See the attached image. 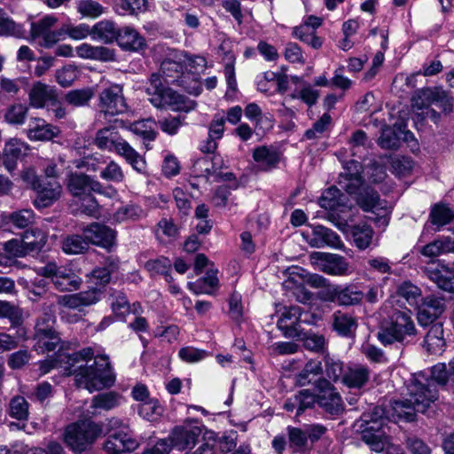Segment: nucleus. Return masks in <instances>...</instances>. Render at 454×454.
<instances>
[{"label": "nucleus", "instance_id": "a211bd4d", "mask_svg": "<svg viewBox=\"0 0 454 454\" xmlns=\"http://www.w3.org/2000/svg\"><path fill=\"white\" fill-rule=\"evenodd\" d=\"M344 172L340 175L339 185L349 194L356 193L362 184V165L356 160L343 164Z\"/></svg>", "mask_w": 454, "mask_h": 454}, {"label": "nucleus", "instance_id": "7ed1b4c3", "mask_svg": "<svg viewBox=\"0 0 454 454\" xmlns=\"http://www.w3.org/2000/svg\"><path fill=\"white\" fill-rule=\"evenodd\" d=\"M65 358L70 364L68 374H74L76 385L90 393L111 387L115 382L108 356H94L90 348L65 356Z\"/></svg>", "mask_w": 454, "mask_h": 454}, {"label": "nucleus", "instance_id": "0e129e2a", "mask_svg": "<svg viewBox=\"0 0 454 454\" xmlns=\"http://www.w3.org/2000/svg\"><path fill=\"white\" fill-rule=\"evenodd\" d=\"M176 84L194 96L200 95L202 90L201 82L194 72L184 73L181 79L177 80Z\"/></svg>", "mask_w": 454, "mask_h": 454}, {"label": "nucleus", "instance_id": "72a5a7b5", "mask_svg": "<svg viewBox=\"0 0 454 454\" xmlns=\"http://www.w3.org/2000/svg\"><path fill=\"white\" fill-rule=\"evenodd\" d=\"M350 234L355 246L360 250L368 248L372 245L374 238L373 229L365 223L353 225L350 230Z\"/></svg>", "mask_w": 454, "mask_h": 454}, {"label": "nucleus", "instance_id": "aec40b11", "mask_svg": "<svg viewBox=\"0 0 454 454\" xmlns=\"http://www.w3.org/2000/svg\"><path fill=\"white\" fill-rule=\"evenodd\" d=\"M59 133L58 127L39 117L31 118L26 129L27 137L31 141H49L57 137Z\"/></svg>", "mask_w": 454, "mask_h": 454}, {"label": "nucleus", "instance_id": "dca6fc26", "mask_svg": "<svg viewBox=\"0 0 454 454\" xmlns=\"http://www.w3.org/2000/svg\"><path fill=\"white\" fill-rule=\"evenodd\" d=\"M88 245L90 243L110 250L115 245V231L110 227L93 223L83 229Z\"/></svg>", "mask_w": 454, "mask_h": 454}, {"label": "nucleus", "instance_id": "20e7f679", "mask_svg": "<svg viewBox=\"0 0 454 454\" xmlns=\"http://www.w3.org/2000/svg\"><path fill=\"white\" fill-rule=\"evenodd\" d=\"M106 127L98 130L94 143L101 150L114 152L123 157L134 170L144 173L146 168L145 159L116 130L119 127Z\"/></svg>", "mask_w": 454, "mask_h": 454}, {"label": "nucleus", "instance_id": "052dcab7", "mask_svg": "<svg viewBox=\"0 0 454 454\" xmlns=\"http://www.w3.org/2000/svg\"><path fill=\"white\" fill-rule=\"evenodd\" d=\"M0 36L21 38L24 36V29L21 25L17 24L3 12L0 14Z\"/></svg>", "mask_w": 454, "mask_h": 454}, {"label": "nucleus", "instance_id": "c85d7f7f", "mask_svg": "<svg viewBox=\"0 0 454 454\" xmlns=\"http://www.w3.org/2000/svg\"><path fill=\"white\" fill-rule=\"evenodd\" d=\"M121 128L129 129L134 134L141 137L145 141H153L156 138L157 132L155 130L157 124L154 120L149 118L130 123L129 126L121 120L114 121Z\"/></svg>", "mask_w": 454, "mask_h": 454}, {"label": "nucleus", "instance_id": "338daca9", "mask_svg": "<svg viewBox=\"0 0 454 454\" xmlns=\"http://www.w3.org/2000/svg\"><path fill=\"white\" fill-rule=\"evenodd\" d=\"M9 412L19 420L26 419L28 416V403L23 396H15L10 402Z\"/></svg>", "mask_w": 454, "mask_h": 454}, {"label": "nucleus", "instance_id": "2eb2a0df", "mask_svg": "<svg viewBox=\"0 0 454 454\" xmlns=\"http://www.w3.org/2000/svg\"><path fill=\"white\" fill-rule=\"evenodd\" d=\"M356 201L364 211H372L377 215L382 213L378 221L385 226L388 224V218L387 217L388 213L387 203L386 200L380 199L377 192L366 189L359 193Z\"/></svg>", "mask_w": 454, "mask_h": 454}, {"label": "nucleus", "instance_id": "bf43d9fd", "mask_svg": "<svg viewBox=\"0 0 454 454\" xmlns=\"http://www.w3.org/2000/svg\"><path fill=\"white\" fill-rule=\"evenodd\" d=\"M93 95V90L90 88L73 90L66 94L65 100L69 105L80 107L88 105Z\"/></svg>", "mask_w": 454, "mask_h": 454}, {"label": "nucleus", "instance_id": "39448f33", "mask_svg": "<svg viewBox=\"0 0 454 454\" xmlns=\"http://www.w3.org/2000/svg\"><path fill=\"white\" fill-rule=\"evenodd\" d=\"M418 333L410 310H395L389 317V322L381 327L378 339L383 345L395 342L408 345L413 341Z\"/></svg>", "mask_w": 454, "mask_h": 454}, {"label": "nucleus", "instance_id": "a878e982", "mask_svg": "<svg viewBox=\"0 0 454 454\" xmlns=\"http://www.w3.org/2000/svg\"><path fill=\"white\" fill-rule=\"evenodd\" d=\"M121 396L114 391L105 392L94 395L88 412L92 415L100 414L102 411H108L121 403Z\"/></svg>", "mask_w": 454, "mask_h": 454}, {"label": "nucleus", "instance_id": "4468645a", "mask_svg": "<svg viewBox=\"0 0 454 454\" xmlns=\"http://www.w3.org/2000/svg\"><path fill=\"white\" fill-rule=\"evenodd\" d=\"M307 242L312 247H324L325 246L336 249L344 247V243L340 236L333 230L323 225H316L311 228V233L305 235Z\"/></svg>", "mask_w": 454, "mask_h": 454}, {"label": "nucleus", "instance_id": "1a4fd4ad", "mask_svg": "<svg viewBox=\"0 0 454 454\" xmlns=\"http://www.w3.org/2000/svg\"><path fill=\"white\" fill-rule=\"evenodd\" d=\"M434 104L444 112H450L453 99L441 88H426L412 98V107L418 110L427 109Z\"/></svg>", "mask_w": 454, "mask_h": 454}, {"label": "nucleus", "instance_id": "0eeeda50", "mask_svg": "<svg viewBox=\"0 0 454 454\" xmlns=\"http://www.w3.org/2000/svg\"><path fill=\"white\" fill-rule=\"evenodd\" d=\"M98 115L106 119L110 116L122 114L129 110L123 95L122 86L114 83L103 89L98 98Z\"/></svg>", "mask_w": 454, "mask_h": 454}, {"label": "nucleus", "instance_id": "4d7b16f0", "mask_svg": "<svg viewBox=\"0 0 454 454\" xmlns=\"http://www.w3.org/2000/svg\"><path fill=\"white\" fill-rule=\"evenodd\" d=\"M324 372L328 379L327 380L336 382L341 376L343 377V364L340 360L329 355H325L324 357Z\"/></svg>", "mask_w": 454, "mask_h": 454}, {"label": "nucleus", "instance_id": "f257e3e1", "mask_svg": "<svg viewBox=\"0 0 454 454\" xmlns=\"http://www.w3.org/2000/svg\"><path fill=\"white\" fill-rule=\"evenodd\" d=\"M454 383V357L448 364L439 363L431 368L430 372H419L412 375L407 385L409 398L406 402L395 403L394 408L399 416L414 420L416 412L424 413L438 399L435 383L445 385Z\"/></svg>", "mask_w": 454, "mask_h": 454}, {"label": "nucleus", "instance_id": "9d476101", "mask_svg": "<svg viewBox=\"0 0 454 454\" xmlns=\"http://www.w3.org/2000/svg\"><path fill=\"white\" fill-rule=\"evenodd\" d=\"M310 260L318 270L332 276H348L351 274L350 265L347 260L336 254L313 252Z\"/></svg>", "mask_w": 454, "mask_h": 454}, {"label": "nucleus", "instance_id": "58836bf2", "mask_svg": "<svg viewBox=\"0 0 454 454\" xmlns=\"http://www.w3.org/2000/svg\"><path fill=\"white\" fill-rule=\"evenodd\" d=\"M424 344L427 351L432 354L440 353L442 350L445 341L442 324L437 323L431 325L425 337Z\"/></svg>", "mask_w": 454, "mask_h": 454}, {"label": "nucleus", "instance_id": "a18cd8bd", "mask_svg": "<svg viewBox=\"0 0 454 454\" xmlns=\"http://www.w3.org/2000/svg\"><path fill=\"white\" fill-rule=\"evenodd\" d=\"M28 113V106L22 103L9 106L4 114V121L11 125H22L25 123Z\"/></svg>", "mask_w": 454, "mask_h": 454}, {"label": "nucleus", "instance_id": "5701e85b", "mask_svg": "<svg viewBox=\"0 0 454 454\" xmlns=\"http://www.w3.org/2000/svg\"><path fill=\"white\" fill-rule=\"evenodd\" d=\"M57 98L55 88L41 82H35L28 92L29 106L37 109L56 102Z\"/></svg>", "mask_w": 454, "mask_h": 454}, {"label": "nucleus", "instance_id": "37998d69", "mask_svg": "<svg viewBox=\"0 0 454 454\" xmlns=\"http://www.w3.org/2000/svg\"><path fill=\"white\" fill-rule=\"evenodd\" d=\"M454 219V211L442 204H435L430 212V223L435 226L434 231H440L442 227L450 223Z\"/></svg>", "mask_w": 454, "mask_h": 454}, {"label": "nucleus", "instance_id": "393cba45", "mask_svg": "<svg viewBox=\"0 0 454 454\" xmlns=\"http://www.w3.org/2000/svg\"><path fill=\"white\" fill-rule=\"evenodd\" d=\"M425 274L434 282L437 286L444 291L454 293V272L448 267H436L434 262L425 268Z\"/></svg>", "mask_w": 454, "mask_h": 454}, {"label": "nucleus", "instance_id": "3c124183", "mask_svg": "<svg viewBox=\"0 0 454 454\" xmlns=\"http://www.w3.org/2000/svg\"><path fill=\"white\" fill-rule=\"evenodd\" d=\"M397 294L400 297L403 298L411 306H419V303L423 299L422 293L419 287L411 284V282H403L398 286Z\"/></svg>", "mask_w": 454, "mask_h": 454}, {"label": "nucleus", "instance_id": "e2e57ef3", "mask_svg": "<svg viewBox=\"0 0 454 454\" xmlns=\"http://www.w3.org/2000/svg\"><path fill=\"white\" fill-rule=\"evenodd\" d=\"M106 9L95 0H80L77 3V12L82 16L96 19L105 13Z\"/></svg>", "mask_w": 454, "mask_h": 454}, {"label": "nucleus", "instance_id": "79ce46f5", "mask_svg": "<svg viewBox=\"0 0 454 454\" xmlns=\"http://www.w3.org/2000/svg\"><path fill=\"white\" fill-rule=\"evenodd\" d=\"M22 242L28 254L39 252L47 241L46 234L40 229H28L22 235Z\"/></svg>", "mask_w": 454, "mask_h": 454}, {"label": "nucleus", "instance_id": "ea45409f", "mask_svg": "<svg viewBox=\"0 0 454 454\" xmlns=\"http://www.w3.org/2000/svg\"><path fill=\"white\" fill-rule=\"evenodd\" d=\"M217 270L209 268L207 270L206 276L198 279L196 282L188 283V288L194 294H211L210 289L218 286Z\"/></svg>", "mask_w": 454, "mask_h": 454}, {"label": "nucleus", "instance_id": "8fccbe9b", "mask_svg": "<svg viewBox=\"0 0 454 454\" xmlns=\"http://www.w3.org/2000/svg\"><path fill=\"white\" fill-rule=\"evenodd\" d=\"M363 441L370 447L371 450L380 453L387 450V447L391 446L387 437L382 433H372L365 431L363 434Z\"/></svg>", "mask_w": 454, "mask_h": 454}, {"label": "nucleus", "instance_id": "f704fd0d", "mask_svg": "<svg viewBox=\"0 0 454 454\" xmlns=\"http://www.w3.org/2000/svg\"><path fill=\"white\" fill-rule=\"evenodd\" d=\"M35 348L40 353L53 351L60 345V338L55 330L45 332L39 327V333H35Z\"/></svg>", "mask_w": 454, "mask_h": 454}, {"label": "nucleus", "instance_id": "b1692460", "mask_svg": "<svg viewBox=\"0 0 454 454\" xmlns=\"http://www.w3.org/2000/svg\"><path fill=\"white\" fill-rule=\"evenodd\" d=\"M57 303L62 307L73 309H81L82 307L90 306L98 301V293L95 290H89L73 294L56 296Z\"/></svg>", "mask_w": 454, "mask_h": 454}, {"label": "nucleus", "instance_id": "f8f14e48", "mask_svg": "<svg viewBox=\"0 0 454 454\" xmlns=\"http://www.w3.org/2000/svg\"><path fill=\"white\" fill-rule=\"evenodd\" d=\"M308 313H303L300 306L286 307L277 322V325L288 338L301 335V323H309Z\"/></svg>", "mask_w": 454, "mask_h": 454}, {"label": "nucleus", "instance_id": "6e6d98bb", "mask_svg": "<svg viewBox=\"0 0 454 454\" xmlns=\"http://www.w3.org/2000/svg\"><path fill=\"white\" fill-rule=\"evenodd\" d=\"M145 215L144 210L137 205H126L119 209L113 215V219L117 223L126 221H136Z\"/></svg>", "mask_w": 454, "mask_h": 454}, {"label": "nucleus", "instance_id": "412c9836", "mask_svg": "<svg viewBox=\"0 0 454 454\" xmlns=\"http://www.w3.org/2000/svg\"><path fill=\"white\" fill-rule=\"evenodd\" d=\"M137 447V441L123 430L110 434L103 445L104 450L108 454L132 451Z\"/></svg>", "mask_w": 454, "mask_h": 454}, {"label": "nucleus", "instance_id": "774afa93", "mask_svg": "<svg viewBox=\"0 0 454 454\" xmlns=\"http://www.w3.org/2000/svg\"><path fill=\"white\" fill-rule=\"evenodd\" d=\"M100 177L106 181L121 183L125 176L121 167L114 160H111L106 167L101 170Z\"/></svg>", "mask_w": 454, "mask_h": 454}, {"label": "nucleus", "instance_id": "7c9ffc66", "mask_svg": "<svg viewBox=\"0 0 454 454\" xmlns=\"http://www.w3.org/2000/svg\"><path fill=\"white\" fill-rule=\"evenodd\" d=\"M369 378V369L364 365L356 364L347 369L343 374L342 382L350 388H361Z\"/></svg>", "mask_w": 454, "mask_h": 454}, {"label": "nucleus", "instance_id": "680f3d73", "mask_svg": "<svg viewBox=\"0 0 454 454\" xmlns=\"http://www.w3.org/2000/svg\"><path fill=\"white\" fill-rule=\"evenodd\" d=\"M320 96V92L318 90L313 88L312 85L307 82H303V85L301 90H295L294 93L290 95V97L294 99H301L303 103L308 105L309 106H312L317 104Z\"/></svg>", "mask_w": 454, "mask_h": 454}, {"label": "nucleus", "instance_id": "13d9d810", "mask_svg": "<svg viewBox=\"0 0 454 454\" xmlns=\"http://www.w3.org/2000/svg\"><path fill=\"white\" fill-rule=\"evenodd\" d=\"M293 35L314 49H318L322 45V40L316 35V31L308 25L301 24L294 27Z\"/></svg>", "mask_w": 454, "mask_h": 454}, {"label": "nucleus", "instance_id": "4c0bfd02", "mask_svg": "<svg viewBox=\"0 0 454 454\" xmlns=\"http://www.w3.org/2000/svg\"><path fill=\"white\" fill-rule=\"evenodd\" d=\"M193 168L198 174L209 177L218 174V170L223 168V160L218 154H214L211 158L203 157L195 161Z\"/></svg>", "mask_w": 454, "mask_h": 454}, {"label": "nucleus", "instance_id": "de8ad7c7", "mask_svg": "<svg viewBox=\"0 0 454 454\" xmlns=\"http://www.w3.org/2000/svg\"><path fill=\"white\" fill-rule=\"evenodd\" d=\"M145 268L152 274L163 275L168 283H171L173 278L169 274L172 268L171 261L164 256L146 262Z\"/></svg>", "mask_w": 454, "mask_h": 454}, {"label": "nucleus", "instance_id": "c756f323", "mask_svg": "<svg viewBox=\"0 0 454 454\" xmlns=\"http://www.w3.org/2000/svg\"><path fill=\"white\" fill-rule=\"evenodd\" d=\"M408 397L404 400H403L402 402H406L407 399L409 398V393L407 394ZM399 401H395L393 402L392 403V410H393V413L392 414H387L386 413V411L384 408L380 407V406H376L372 409V411L370 412H365L362 415V420L364 423L369 425L371 423H373V424H378L376 427L375 426H370L368 427L366 429L369 430V429H372V430H376V429H379L380 427H381L383 425V420L385 419H390V417L394 419H404L406 421H409L407 419H405L404 417L403 416H399L398 413L395 411V403H398Z\"/></svg>", "mask_w": 454, "mask_h": 454}, {"label": "nucleus", "instance_id": "f03ea898", "mask_svg": "<svg viewBox=\"0 0 454 454\" xmlns=\"http://www.w3.org/2000/svg\"><path fill=\"white\" fill-rule=\"evenodd\" d=\"M184 51L169 50L166 58L160 64V74H153L146 87V94L149 101L157 108H170L176 112L188 113L196 107V102L185 96L177 93L174 90L165 87L166 83L176 84L177 80L184 74Z\"/></svg>", "mask_w": 454, "mask_h": 454}, {"label": "nucleus", "instance_id": "c9c22d12", "mask_svg": "<svg viewBox=\"0 0 454 454\" xmlns=\"http://www.w3.org/2000/svg\"><path fill=\"white\" fill-rule=\"evenodd\" d=\"M53 284L61 292L73 291L79 288L81 278L71 270L62 268L56 272Z\"/></svg>", "mask_w": 454, "mask_h": 454}, {"label": "nucleus", "instance_id": "6ab92c4d", "mask_svg": "<svg viewBox=\"0 0 454 454\" xmlns=\"http://www.w3.org/2000/svg\"><path fill=\"white\" fill-rule=\"evenodd\" d=\"M200 434L201 430L199 427L179 426L176 427L169 434V441L173 448L183 451L192 448Z\"/></svg>", "mask_w": 454, "mask_h": 454}, {"label": "nucleus", "instance_id": "a19ab883", "mask_svg": "<svg viewBox=\"0 0 454 454\" xmlns=\"http://www.w3.org/2000/svg\"><path fill=\"white\" fill-rule=\"evenodd\" d=\"M118 269V261L114 258H107L103 267L95 269L90 277L92 284L105 286L109 283L111 274Z\"/></svg>", "mask_w": 454, "mask_h": 454}, {"label": "nucleus", "instance_id": "cd10ccee", "mask_svg": "<svg viewBox=\"0 0 454 454\" xmlns=\"http://www.w3.org/2000/svg\"><path fill=\"white\" fill-rule=\"evenodd\" d=\"M116 42L125 51H137L145 46V38L130 27H125L119 30Z\"/></svg>", "mask_w": 454, "mask_h": 454}, {"label": "nucleus", "instance_id": "09e8293b", "mask_svg": "<svg viewBox=\"0 0 454 454\" xmlns=\"http://www.w3.org/2000/svg\"><path fill=\"white\" fill-rule=\"evenodd\" d=\"M333 325L334 330L343 336L351 334L356 328L355 319L340 311L334 313Z\"/></svg>", "mask_w": 454, "mask_h": 454}, {"label": "nucleus", "instance_id": "c03bdc74", "mask_svg": "<svg viewBox=\"0 0 454 454\" xmlns=\"http://www.w3.org/2000/svg\"><path fill=\"white\" fill-rule=\"evenodd\" d=\"M62 250L67 254H80L88 250L86 237L77 234L68 235L62 239Z\"/></svg>", "mask_w": 454, "mask_h": 454}, {"label": "nucleus", "instance_id": "6e6552de", "mask_svg": "<svg viewBox=\"0 0 454 454\" xmlns=\"http://www.w3.org/2000/svg\"><path fill=\"white\" fill-rule=\"evenodd\" d=\"M67 187L69 192L77 198H82L91 192L107 197H112L116 193L115 190H112L111 192H106L98 180L86 174L77 172L70 173L67 176Z\"/></svg>", "mask_w": 454, "mask_h": 454}, {"label": "nucleus", "instance_id": "473e14b6", "mask_svg": "<svg viewBox=\"0 0 454 454\" xmlns=\"http://www.w3.org/2000/svg\"><path fill=\"white\" fill-rule=\"evenodd\" d=\"M91 38L93 40L100 41L104 43H112L116 41L118 32L115 24L113 21L104 20L97 22L90 27Z\"/></svg>", "mask_w": 454, "mask_h": 454}, {"label": "nucleus", "instance_id": "69168bd1", "mask_svg": "<svg viewBox=\"0 0 454 454\" xmlns=\"http://www.w3.org/2000/svg\"><path fill=\"white\" fill-rule=\"evenodd\" d=\"M47 281L44 278L35 279L28 283L26 282L25 288L28 292V299L32 301H36L43 297L51 296L47 292Z\"/></svg>", "mask_w": 454, "mask_h": 454}, {"label": "nucleus", "instance_id": "864d4df0", "mask_svg": "<svg viewBox=\"0 0 454 454\" xmlns=\"http://www.w3.org/2000/svg\"><path fill=\"white\" fill-rule=\"evenodd\" d=\"M363 292L357 290L353 286H340L337 303L340 306H351L358 304L364 298Z\"/></svg>", "mask_w": 454, "mask_h": 454}, {"label": "nucleus", "instance_id": "423d86ee", "mask_svg": "<svg viewBox=\"0 0 454 454\" xmlns=\"http://www.w3.org/2000/svg\"><path fill=\"white\" fill-rule=\"evenodd\" d=\"M98 425L90 420H81L67 427L65 442L75 453L85 451L100 434Z\"/></svg>", "mask_w": 454, "mask_h": 454}, {"label": "nucleus", "instance_id": "9b49d317", "mask_svg": "<svg viewBox=\"0 0 454 454\" xmlns=\"http://www.w3.org/2000/svg\"><path fill=\"white\" fill-rule=\"evenodd\" d=\"M58 19L53 15H46L38 21L31 23L30 35L33 41L41 39L39 45L44 48H51L61 40L60 28L51 30Z\"/></svg>", "mask_w": 454, "mask_h": 454}, {"label": "nucleus", "instance_id": "5fc2aeb1", "mask_svg": "<svg viewBox=\"0 0 454 454\" xmlns=\"http://www.w3.org/2000/svg\"><path fill=\"white\" fill-rule=\"evenodd\" d=\"M323 372L321 363L315 360L309 361L304 368L296 375V382L300 386L309 384L313 379Z\"/></svg>", "mask_w": 454, "mask_h": 454}, {"label": "nucleus", "instance_id": "49530a36", "mask_svg": "<svg viewBox=\"0 0 454 454\" xmlns=\"http://www.w3.org/2000/svg\"><path fill=\"white\" fill-rule=\"evenodd\" d=\"M35 215L30 208L13 211L4 217L6 223L16 228L24 229L35 222Z\"/></svg>", "mask_w": 454, "mask_h": 454}, {"label": "nucleus", "instance_id": "603ef678", "mask_svg": "<svg viewBox=\"0 0 454 454\" xmlns=\"http://www.w3.org/2000/svg\"><path fill=\"white\" fill-rule=\"evenodd\" d=\"M61 40L67 35L73 40H82L89 35L91 36V29L88 24L81 23L78 25L66 24L60 27Z\"/></svg>", "mask_w": 454, "mask_h": 454}, {"label": "nucleus", "instance_id": "ddd939ff", "mask_svg": "<svg viewBox=\"0 0 454 454\" xmlns=\"http://www.w3.org/2000/svg\"><path fill=\"white\" fill-rule=\"evenodd\" d=\"M318 391L317 403L330 414H340L343 409V402L335 387L326 379L320 378L316 381Z\"/></svg>", "mask_w": 454, "mask_h": 454}, {"label": "nucleus", "instance_id": "2f4dec72", "mask_svg": "<svg viewBox=\"0 0 454 454\" xmlns=\"http://www.w3.org/2000/svg\"><path fill=\"white\" fill-rule=\"evenodd\" d=\"M253 158L262 170H270L279 161V153L277 149L262 145L254 150Z\"/></svg>", "mask_w": 454, "mask_h": 454}, {"label": "nucleus", "instance_id": "f3484780", "mask_svg": "<svg viewBox=\"0 0 454 454\" xmlns=\"http://www.w3.org/2000/svg\"><path fill=\"white\" fill-rule=\"evenodd\" d=\"M445 304L440 298L427 296L422 300L419 306L417 319L421 326L433 324L444 311Z\"/></svg>", "mask_w": 454, "mask_h": 454}, {"label": "nucleus", "instance_id": "e433bc0d", "mask_svg": "<svg viewBox=\"0 0 454 454\" xmlns=\"http://www.w3.org/2000/svg\"><path fill=\"white\" fill-rule=\"evenodd\" d=\"M454 250V242L450 237H442L423 246L419 252L427 257L434 258Z\"/></svg>", "mask_w": 454, "mask_h": 454}, {"label": "nucleus", "instance_id": "bb28decb", "mask_svg": "<svg viewBox=\"0 0 454 454\" xmlns=\"http://www.w3.org/2000/svg\"><path fill=\"white\" fill-rule=\"evenodd\" d=\"M78 57L85 59H92L98 61H113L114 60V51L106 46H94L87 43H83L75 48Z\"/></svg>", "mask_w": 454, "mask_h": 454}, {"label": "nucleus", "instance_id": "4be33fe9", "mask_svg": "<svg viewBox=\"0 0 454 454\" xmlns=\"http://www.w3.org/2000/svg\"><path fill=\"white\" fill-rule=\"evenodd\" d=\"M37 193L34 205L44 208L57 201L62 193V187L57 181H43L35 190Z\"/></svg>", "mask_w": 454, "mask_h": 454}]
</instances>
